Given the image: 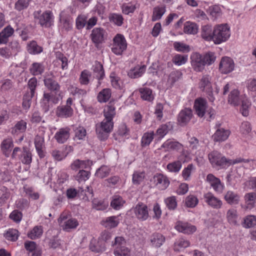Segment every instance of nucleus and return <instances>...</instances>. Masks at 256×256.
<instances>
[{
    "label": "nucleus",
    "mask_w": 256,
    "mask_h": 256,
    "mask_svg": "<svg viewBox=\"0 0 256 256\" xmlns=\"http://www.w3.org/2000/svg\"><path fill=\"white\" fill-rule=\"evenodd\" d=\"M190 59L192 66L195 71L200 72L204 70L206 64L203 60L202 55L198 52H193Z\"/></svg>",
    "instance_id": "obj_12"
},
{
    "label": "nucleus",
    "mask_w": 256,
    "mask_h": 256,
    "mask_svg": "<svg viewBox=\"0 0 256 256\" xmlns=\"http://www.w3.org/2000/svg\"><path fill=\"white\" fill-rule=\"evenodd\" d=\"M206 180L216 193L222 194V192L224 186L218 178L216 177L214 174H210L206 176Z\"/></svg>",
    "instance_id": "obj_14"
},
{
    "label": "nucleus",
    "mask_w": 256,
    "mask_h": 256,
    "mask_svg": "<svg viewBox=\"0 0 256 256\" xmlns=\"http://www.w3.org/2000/svg\"><path fill=\"white\" fill-rule=\"evenodd\" d=\"M62 98L60 92H44L41 101L42 106L45 112L48 110L50 107H52L53 104H57Z\"/></svg>",
    "instance_id": "obj_7"
},
{
    "label": "nucleus",
    "mask_w": 256,
    "mask_h": 256,
    "mask_svg": "<svg viewBox=\"0 0 256 256\" xmlns=\"http://www.w3.org/2000/svg\"><path fill=\"white\" fill-rule=\"evenodd\" d=\"M230 36V28L226 24H217L214 26L212 41L215 44L225 42Z\"/></svg>",
    "instance_id": "obj_2"
},
{
    "label": "nucleus",
    "mask_w": 256,
    "mask_h": 256,
    "mask_svg": "<svg viewBox=\"0 0 256 256\" xmlns=\"http://www.w3.org/2000/svg\"><path fill=\"white\" fill-rule=\"evenodd\" d=\"M136 218L140 221H145L149 218L148 208L142 203H138L132 210Z\"/></svg>",
    "instance_id": "obj_11"
},
{
    "label": "nucleus",
    "mask_w": 256,
    "mask_h": 256,
    "mask_svg": "<svg viewBox=\"0 0 256 256\" xmlns=\"http://www.w3.org/2000/svg\"><path fill=\"white\" fill-rule=\"evenodd\" d=\"M103 113L104 118L113 120L116 114V108L112 104H108L104 107Z\"/></svg>",
    "instance_id": "obj_38"
},
{
    "label": "nucleus",
    "mask_w": 256,
    "mask_h": 256,
    "mask_svg": "<svg viewBox=\"0 0 256 256\" xmlns=\"http://www.w3.org/2000/svg\"><path fill=\"white\" fill-rule=\"evenodd\" d=\"M256 225V216L254 215H250L246 216L244 219L243 226L246 228H250Z\"/></svg>",
    "instance_id": "obj_62"
},
{
    "label": "nucleus",
    "mask_w": 256,
    "mask_h": 256,
    "mask_svg": "<svg viewBox=\"0 0 256 256\" xmlns=\"http://www.w3.org/2000/svg\"><path fill=\"white\" fill-rule=\"evenodd\" d=\"M204 198L205 202L213 208L220 209L222 206V202L210 192L204 194Z\"/></svg>",
    "instance_id": "obj_15"
},
{
    "label": "nucleus",
    "mask_w": 256,
    "mask_h": 256,
    "mask_svg": "<svg viewBox=\"0 0 256 256\" xmlns=\"http://www.w3.org/2000/svg\"><path fill=\"white\" fill-rule=\"evenodd\" d=\"M198 200L197 197L194 195L188 196L185 200V204L187 207L193 208L198 204Z\"/></svg>",
    "instance_id": "obj_64"
},
{
    "label": "nucleus",
    "mask_w": 256,
    "mask_h": 256,
    "mask_svg": "<svg viewBox=\"0 0 256 256\" xmlns=\"http://www.w3.org/2000/svg\"><path fill=\"white\" fill-rule=\"evenodd\" d=\"M189 148L192 152L194 154L195 152H201L200 148V146L198 140L195 137L190 138L188 140Z\"/></svg>",
    "instance_id": "obj_57"
},
{
    "label": "nucleus",
    "mask_w": 256,
    "mask_h": 256,
    "mask_svg": "<svg viewBox=\"0 0 256 256\" xmlns=\"http://www.w3.org/2000/svg\"><path fill=\"white\" fill-rule=\"evenodd\" d=\"M70 128L66 127L61 128L56 132L54 138L59 144L65 142L69 138L70 135Z\"/></svg>",
    "instance_id": "obj_22"
},
{
    "label": "nucleus",
    "mask_w": 256,
    "mask_h": 256,
    "mask_svg": "<svg viewBox=\"0 0 256 256\" xmlns=\"http://www.w3.org/2000/svg\"><path fill=\"white\" fill-rule=\"evenodd\" d=\"M110 169L108 166H102L98 168L95 174L98 178H103L107 176L110 173Z\"/></svg>",
    "instance_id": "obj_58"
},
{
    "label": "nucleus",
    "mask_w": 256,
    "mask_h": 256,
    "mask_svg": "<svg viewBox=\"0 0 256 256\" xmlns=\"http://www.w3.org/2000/svg\"><path fill=\"white\" fill-rule=\"evenodd\" d=\"M190 245V242L188 240L181 238L176 240L174 244V250L176 252H181L188 247Z\"/></svg>",
    "instance_id": "obj_35"
},
{
    "label": "nucleus",
    "mask_w": 256,
    "mask_h": 256,
    "mask_svg": "<svg viewBox=\"0 0 256 256\" xmlns=\"http://www.w3.org/2000/svg\"><path fill=\"white\" fill-rule=\"evenodd\" d=\"M34 145L36 152L40 158L44 156V139L42 135H36L34 138Z\"/></svg>",
    "instance_id": "obj_25"
},
{
    "label": "nucleus",
    "mask_w": 256,
    "mask_h": 256,
    "mask_svg": "<svg viewBox=\"0 0 256 256\" xmlns=\"http://www.w3.org/2000/svg\"><path fill=\"white\" fill-rule=\"evenodd\" d=\"M216 128L214 134L212 135V138L215 142H222L227 140L230 134V132L220 127V124H216Z\"/></svg>",
    "instance_id": "obj_16"
},
{
    "label": "nucleus",
    "mask_w": 256,
    "mask_h": 256,
    "mask_svg": "<svg viewBox=\"0 0 256 256\" xmlns=\"http://www.w3.org/2000/svg\"><path fill=\"white\" fill-rule=\"evenodd\" d=\"M156 186L160 190H166L170 184L168 178L162 174H156L153 177Z\"/></svg>",
    "instance_id": "obj_19"
},
{
    "label": "nucleus",
    "mask_w": 256,
    "mask_h": 256,
    "mask_svg": "<svg viewBox=\"0 0 256 256\" xmlns=\"http://www.w3.org/2000/svg\"><path fill=\"white\" fill-rule=\"evenodd\" d=\"M20 160L24 164H30L32 162V154L26 148H24L20 155Z\"/></svg>",
    "instance_id": "obj_42"
},
{
    "label": "nucleus",
    "mask_w": 256,
    "mask_h": 256,
    "mask_svg": "<svg viewBox=\"0 0 256 256\" xmlns=\"http://www.w3.org/2000/svg\"><path fill=\"white\" fill-rule=\"evenodd\" d=\"M224 199L230 205L238 204L240 200V196L234 191L228 190L224 196Z\"/></svg>",
    "instance_id": "obj_28"
},
{
    "label": "nucleus",
    "mask_w": 256,
    "mask_h": 256,
    "mask_svg": "<svg viewBox=\"0 0 256 256\" xmlns=\"http://www.w3.org/2000/svg\"><path fill=\"white\" fill-rule=\"evenodd\" d=\"M113 120L104 118L100 123L96 125V132L98 138L100 140H105L108 137V134L113 129Z\"/></svg>",
    "instance_id": "obj_5"
},
{
    "label": "nucleus",
    "mask_w": 256,
    "mask_h": 256,
    "mask_svg": "<svg viewBox=\"0 0 256 256\" xmlns=\"http://www.w3.org/2000/svg\"><path fill=\"white\" fill-rule=\"evenodd\" d=\"M72 103V100L69 98L66 100V104L57 107L56 114V115L62 118H68L71 117L74 113L73 109L71 108Z\"/></svg>",
    "instance_id": "obj_9"
},
{
    "label": "nucleus",
    "mask_w": 256,
    "mask_h": 256,
    "mask_svg": "<svg viewBox=\"0 0 256 256\" xmlns=\"http://www.w3.org/2000/svg\"><path fill=\"white\" fill-rule=\"evenodd\" d=\"M60 21L63 27L67 30L72 28V22L70 18L66 16L64 12H62L59 15Z\"/></svg>",
    "instance_id": "obj_44"
},
{
    "label": "nucleus",
    "mask_w": 256,
    "mask_h": 256,
    "mask_svg": "<svg viewBox=\"0 0 256 256\" xmlns=\"http://www.w3.org/2000/svg\"><path fill=\"white\" fill-rule=\"evenodd\" d=\"M29 70L33 76L40 75L44 71V66L42 63L34 62L30 67Z\"/></svg>",
    "instance_id": "obj_33"
},
{
    "label": "nucleus",
    "mask_w": 256,
    "mask_h": 256,
    "mask_svg": "<svg viewBox=\"0 0 256 256\" xmlns=\"http://www.w3.org/2000/svg\"><path fill=\"white\" fill-rule=\"evenodd\" d=\"M166 12V6L164 4H161L155 6L152 11V20L156 22L162 18Z\"/></svg>",
    "instance_id": "obj_29"
},
{
    "label": "nucleus",
    "mask_w": 256,
    "mask_h": 256,
    "mask_svg": "<svg viewBox=\"0 0 256 256\" xmlns=\"http://www.w3.org/2000/svg\"><path fill=\"white\" fill-rule=\"evenodd\" d=\"M125 203V200L120 196H114L111 200L110 206L115 210H120Z\"/></svg>",
    "instance_id": "obj_36"
},
{
    "label": "nucleus",
    "mask_w": 256,
    "mask_h": 256,
    "mask_svg": "<svg viewBox=\"0 0 256 256\" xmlns=\"http://www.w3.org/2000/svg\"><path fill=\"white\" fill-rule=\"evenodd\" d=\"M194 109L196 114L200 118L207 114L210 118H212L215 114L214 110L208 107L206 100L203 98H198L194 100Z\"/></svg>",
    "instance_id": "obj_3"
},
{
    "label": "nucleus",
    "mask_w": 256,
    "mask_h": 256,
    "mask_svg": "<svg viewBox=\"0 0 256 256\" xmlns=\"http://www.w3.org/2000/svg\"><path fill=\"white\" fill-rule=\"evenodd\" d=\"M27 50L30 54H36L42 51V48L38 46L35 41H32L28 44Z\"/></svg>",
    "instance_id": "obj_47"
},
{
    "label": "nucleus",
    "mask_w": 256,
    "mask_h": 256,
    "mask_svg": "<svg viewBox=\"0 0 256 256\" xmlns=\"http://www.w3.org/2000/svg\"><path fill=\"white\" fill-rule=\"evenodd\" d=\"M44 86L50 90L58 92L60 86L58 82L51 78H47L44 80Z\"/></svg>",
    "instance_id": "obj_32"
},
{
    "label": "nucleus",
    "mask_w": 256,
    "mask_h": 256,
    "mask_svg": "<svg viewBox=\"0 0 256 256\" xmlns=\"http://www.w3.org/2000/svg\"><path fill=\"white\" fill-rule=\"evenodd\" d=\"M240 93L237 90H232L228 96V102L234 106L238 105L240 102Z\"/></svg>",
    "instance_id": "obj_52"
},
{
    "label": "nucleus",
    "mask_w": 256,
    "mask_h": 256,
    "mask_svg": "<svg viewBox=\"0 0 256 256\" xmlns=\"http://www.w3.org/2000/svg\"><path fill=\"white\" fill-rule=\"evenodd\" d=\"M92 76L91 72L87 70H84L81 72L79 82L81 84L88 85Z\"/></svg>",
    "instance_id": "obj_53"
},
{
    "label": "nucleus",
    "mask_w": 256,
    "mask_h": 256,
    "mask_svg": "<svg viewBox=\"0 0 256 256\" xmlns=\"http://www.w3.org/2000/svg\"><path fill=\"white\" fill-rule=\"evenodd\" d=\"M120 223V216H110L104 218L100 224L108 228L116 227Z\"/></svg>",
    "instance_id": "obj_26"
},
{
    "label": "nucleus",
    "mask_w": 256,
    "mask_h": 256,
    "mask_svg": "<svg viewBox=\"0 0 256 256\" xmlns=\"http://www.w3.org/2000/svg\"><path fill=\"white\" fill-rule=\"evenodd\" d=\"M170 130V124H166L161 125L156 130V135L158 136V139L162 138Z\"/></svg>",
    "instance_id": "obj_50"
},
{
    "label": "nucleus",
    "mask_w": 256,
    "mask_h": 256,
    "mask_svg": "<svg viewBox=\"0 0 256 256\" xmlns=\"http://www.w3.org/2000/svg\"><path fill=\"white\" fill-rule=\"evenodd\" d=\"M92 164V161L90 160H80L76 159L70 164L72 170L77 171L90 168Z\"/></svg>",
    "instance_id": "obj_23"
},
{
    "label": "nucleus",
    "mask_w": 256,
    "mask_h": 256,
    "mask_svg": "<svg viewBox=\"0 0 256 256\" xmlns=\"http://www.w3.org/2000/svg\"><path fill=\"white\" fill-rule=\"evenodd\" d=\"M214 28L211 25L206 24L202 26L200 36L206 41L210 42L213 40Z\"/></svg>",
    "instance_id": "obj_27"
},
{
    "label": "nucleus",
    "mask_w": 256,
    "mask_h": 256,
    "mask_svg": "<svg viewBox=\"0 0 256 256\" xmlns=\"http://www.w3.org/2000/svg\"><path fill=\"white\" fill-rule=\"evenodd\" d=\"M93 67V71L96 77L98 80L102 79L104 73L102 64L100 62H96Z\"/></svg>",
    "instance_id": "obj_49"
},
{
    "label": "nucleus",
    "mask_w": 256,
    "mask_h": 256,
    "mask_svg": "<svg viewBox=\"0 0 256 256\" xmlns=\"http://www.w3.org/2000/svg\"><path fill=\"white\" fill-rule=\"evenodd\" d=\"M208 12L210 18L213 20H215L220 18L222 14L221 8L218 6L216 5L210 7Z\"/></svg>",
    "instance_id": "obj_48"
},
{
    "label": "nucleus",
    "mask_w": 256,
    "mask_h": 256,
    "mask_svg": "<svg viewBox=\"0 0 256 256\" xmlns=\"http://www.w3.org/2000/svg\"><path fill=\"white\" fill-rule=\"evenodd\" d=\"M146 69V66L144 65L140 66H135L128 72V75L132 78H138L144 74Z\"/></svg>",
    "instance_id": "obj_30"
},
{
    "label": "nucleus",
    "mask_w": 256,
    "mask_h": 256,
    "mask_svg": "<svg viewBox=\"0 0 256 256\" xmlns=\"http://www.w3.org/2000/svg\"><path fill=\"white\" fill-rule=\"evenodd\" d=\"M58 222L60 227L66 232H70L71 230L76 228L79 224L78 220L68 216L66 213H62L58 219Z\"/></svg>",
    "instance_id": "obj_6"
},
{
    "label": "nucleus",
    "mask_w": 256,
    "mask_h": 256,
    "mask_svg": "<svg viewBox=\"0 0 256 256\" xmlns=\"http://www.w3.org/2000/svg\"><path fill=\"white\" fill-rule=\"evenodd\" d=\"M184 32L187 34H195L198 32V26L194 22H186L184 25Z\"/></svg>",
    "instance_id": "obj_41"
},
{
    "label": "nucleus",
    "mask_w": 256,
    "mask_h": 256,
    "mask_svg": "<svg viewBox=\"0 0 256 256\" xmlns=\"http://www.w3.org/2000/svg\"><path fill=\"white\" fill-rule=\"evenodd\" d=\"M196 166L192 164H189L182 171V176L186 180H189L192 172L196 170Z\"/></svg>",
    "instance_id": "obj_55"
},
{
    "label": "nucleus",
    "mask_w": 256,
    "mask_h": 256,
    "mask_svg": "<svg viewBox=\"0 0 256 256\" xmlns=\"http://www.w3.org/2000/svg\"><path fill=\"white\" fill-rule=\"evenodd\" d=\"M109 19L111 22L118 26H121L124 22L122 16L118 14L112 13L110 14Z\"/></svg>",
    "instance_id": "obj_56"
},
{
    "label": "nucleus",
    "mask_w": 256,
    "mask_h": 256,
    "mask_svg": "<svg viewBox=\"0 0 256 256\" xmlns=\"http://www.w3.org/2000/svg\"><path fill=\"white\" fill-rule=\"evenodd\" d=\"M14 30L10 26L6 27L0 32V44H6L9 37L14 34Z\"/></svg>",
    "instance_id": "obj_34"
},
{
    "label": "nucleus",
    "mask_w": 256,
    "mask_h": 256,
    "mask_svg": "<svg viewBox=\"0 0 256 256\" xmlns=\"http://www.w3.org/2000/svg\"><path fill=\"white\" fill-rule=\"evenodd\" d=\"M36 20L42 26L48 28L53 24L54 16L51 10H47L42 12L41 10H36L34 12Z\"/></svg>",
    "instance_id": "obj_4"
},
{
    "label": "nucleus",
    "mask_w": 256,
    "mask_h": 256,
    "mask_svg": "<svg viewBox=\"0 0 256 256\" xmlns=\"http://www.w3.org/2000/svg\"><path fill=\"white\" fill-rule=\"evenodd\" d=\"M244 200L248 208H252L256 203V194L254 192L246 194L244 196Z\"/></svg>",
    "instance_id": "obj_59"
},
{
    "label": "nucleus",
    "mask_w": 256,
    "mask_h": 256,
    "mask_svg": "<svg viewBox=\"0 0 256 256\" xmlns=\"http://www.w3.org/2000/svg\"><path fill=\"white\" fill-rule=\"evenodd\" d=\"M13 146V140L10 137H8L3 140L0 144L1 150L2 154L6 157L10 156Z\"/></svg>",
    "instance_id": "obj_24"
},
{
    "label": "nucleus",
    "mask_w": 256,
    "mask_h": 256,
    "mask_svg": "<svg viewBox=\"0 0 256 256\" xmlns=\"http://www.w3.org/2000/svg\"><path fill=\"white\" fill-rule=\"evenodd\" d=\"M198 86L202 91L207 94L209 100L214 102V98L213 96L212 88L209 76L205 75L202 78Z\"/></svg>",
    "instance_id": "obj_10"
},
{
    "label": "nucleus",
    "mask_w": 256,
    "mask_h": 256,
    "mask_svg": "<svg viewBox=\"0 0 256 256\" xmlns=\"http://www.w3.org/2000/svg\"><path fill=\"white\" fill-rule=\"evenodd\" d=\"M106 35V32L104 28H96L92 30L90 37L92 42L97 46L104 42Z\"/></svg>",
    "instance_id": "obj_13"
},
{
    "label": "nucleus",
    "mask_w": 256,
    "mask_h": 256,
    "mask_svg": "<svg viewBox=\"0 0 256 256\" xmlns=\"http://www.w3.org/2000/svg\"><path fill=\"white\" fill-rule=\"evenodd\" d=\"M111 90L110 88H104L99 92L97 98L100 102H108L111 96Z\"/></svg>",
    "instance_id": "obj_43"
},
{
    "label": "nucleus",
    "mask_w": 256,
    "mask_h": 256,
    "mask_svg": "<svg viewBox=\"0 0 256 256\" xmlns=\"http://www.w3.org/2000/svg\"><path fill=\"white\" fill-rule=\"evenodd\" d=\"M152 246L156 247H160L164 242L165 238L160 234H153L150 237Z\"/></svg>",
    "instance_id": "obj_31"
},
{
    "label": "nucleus",
    "mask_w": 256,
    "mask_h": 256,
    "mask_svg": "<svg viewBox=\"0 0 256 256\" xmlns=\"http://www.w3.org/2000/svg\"><path fill=\"white\" fill-rule=\"evenodd\" d=\"M4 236L8 240L15 242L19 236L18 231L14 228H9L4 234Z\"/></svg>",
    "instance_id": "obj_40"
},
{
    "label": "nucleus",
    "mask_w": 256,
    "mask_h": 256,
    "mask_svg": "<svg viewBox=\"0 0 256 256\" xmlns=\"http://www.w3.org/2000/svg\"><path fill=\"white\" fill-rule=\"evenodd\" d=\"M90 173L84 170H80L78 174L74 176L76 180L79 182H85L88 179Z\"/></svg>",
    "instance_id": "obj_61"
},
{
    "label": "nucleus",
    "mask_w": 256,
    "mask_h": 256,
    "mask_svg": "<svg viewBox=\"0 0 256 256\" xmlns=\"http://www.w3.org/2000/svg\"><path fill=\"white\" fill-rule=\"evenodd\" d=\"M182 164L180 161L176 160L168 164L167 166L168 170L172 172H178L181 169Z\"/></svg>",
    "instance_id": "obj_60"
},
{
    "label": "nucleus",
    "mask_w": 256,
    "mask_h": 256,
    "mask_svg": "<svg viewBox=\"0 0 256 256\" xmlns=\"http://www.w3.org/2000/svg\"><path fill=\"white\" fill-rule=\"evenodd\" d=\"M126 47L127 43L124 36L122 34H116L113 38L112 51L116 55H121Z\"/></svg>",
    "instance_id": "obj_8"
},
{
    "label": "nucleus",
    "mask_w": 256,
    "mask_h": 256,
    "mask_svg": "<svg viewBox=\"0 0 256 256\" xmlns=\"http://www.w3.org/2000/svg\"><path fill=\"white\" fill-rule=\"evenodd\" d=\"M234 64L232 58L229 57H224L222 58L219 64V69L222 73H230L234 70Z\"/></svg>",
    "instance_id": "obj_17"
},
{
    "label": "nucleus",
    "mask_w": 256,
    "mask_h": 256,
    "mask_svg": "<svg viewBox=\"0 0 256 256\" xmlns=\"http://www.w3.org/2000/svg\"><path fill=\"white\" fill-rule=\"evenodd\" d=\"M182 76V74L180 71L174 70L172 72L168 79V84L170 86H172Z\"/></svg>",
    "instance_id": "obj_51"
},
{
    "label": "nucleus",
    "mask_w": 256,
    "mask_h": 256,
    "mask_svg": "<svg viewBox=\"0 0 256 256\" xmlns=\"http://www.w3.org/2000/svg\"><path fill=\"white\" fill-rule=\"evenodd\" d=\"M115 256H130V252L128 248L121 246L116 247L114 251Z\"/></svg>",
    "instance_id": "obj_63"
},
{
    "label": "nucleus",
    "mask_w": 256,
    "mask_h": 256,
    "mask_svg": "<svg viewBox=\"0 0 256 256\" xmlns=\"http://www.w3.org/2000/svg\"><path fill=\"white\" fill-rule=\"evenodd\" d=\"M175 228L179 232L185 234H191L196 230L195 226L182 222H178L175 226Z\"/></svg>",
    "instance_id": "obj_21"
},
{
    "label": "nucleus",
    "mask_w": 256,
    "mask_h": 256,
    "mask_svg": "<svg viewBox=\"0 0 256 256\" xmlns=\"http://www.w3.org/2000/svg\"><path fill=\"white\" fill-rule=\"evenodd\" d=\"M226 218L229 223L234 225L236 224L238 218L236 210L234 208L229 209L226 212Z\"/></svg>",
    "instance_id": "obj_46"
},
{
    "label": "nucleus",
    "mask_w": 256,
    "mask_h": 256,
    "mask_svg": "<svg viewBox=\"0 0 256 256\" xmlns=\"http://www.w3.org/2000/svg\"><path fill=\"white\" fill-rule=\"evenodd\" d=\"M154 131H150L144 134L141 139V146L142 147L150 145L154 139Z\"/></svg>",
    "instance_id": "obj_45"
},
{
    "label": "nucleus",
    "mask_w": 256,
    "mask_h": 256,
    "mask_svg": "<svg viewBox=\"0 0 256 256\" xmlns=\"http://www.w3.org/2000/svg\"><path fill=\"white\" fill-rule=\"evenodd\" d=\"M43 233L42 227V226H36L32 230L28 233V236L32 240L39 238Z\"/></svg>",
    "instance_id": "obj_54"
},
{
    "label": "nucleus",
    "mask_w": 256,
    "mask_h": 256,
    "mask_svg": "<svg viewBox=\"0 0 256 256\" xmlns=\"http://www.w3.org/2000/svg\"><path fill=\"white\" fill-rule=\"evenodd\" d=\"M209 161L213 168H224L237 164H242L246 168L253 166L254 161L252 160L237 158L234 160L227 159L217 151H213L208 155Z\"/></svg>",
    "instance_id": "obj_1"
},
{
    "label": "nucleus",
    "mask_w": 256,
    "mask_h": 256,
    "mask_svg": "<svg viewBox=\"0 0 256 256\" xmlns=\"http://www.w3.org/2000/svg\"><path fill=\"white\" fill-rule=\"evenodd\" d=\"M192 116V112L189 108H184L180 111L178 116V121L180 125L184 126L188 124Z\"/></svg>",
    "instance_id": "obj_20"
},
{
    "label": "nucleus",
    "mask_w": 256,
    "mask_h": 256,
    "mask_svg": "<svg viewBox=\"0 0 256 256\" xmlns=\"http://www.w3.org/2000/svg\"><path fill=\"white\" fill-rule=\"evenodd\" d=\"M141 98L144 100L152 102L154 99V95L151 89L148 88H143L139 89Z\"/></svg>",
    "instance_id": "obj_37"
},
{
    "label": "nucleus",
    "mask_w": 256,
    "mask_h": 256,
    "mask_svg": "<svg viewBox=\"0 0 256 256\" xmlns=\"http://www.w3.org/2000/svg\"><path fill=\"white\" fill-rule=\"evenodd\" d=\"M26 122L24 120L18 122L12 128L11 133L12 134H18L24 132L26 130Z\"/></svg>",
    "instance_id": "obj_39"
},
{
    "label": "nucleus",
    "mask_w": 256,
    "mask_h": 256,
    "mask_svg": "<svg viewBox=\"0 0 256 256\" xmlns=\"http://www.w3.org/2000/svg\"><path fill=\"white\" fill-rule=\"evenodd\" d=\"M182 144L174 139L170 138L166 140L161 146L160 149L164 148L165 152L178 150L181 149Z\"/></svg>",
    "instance_id": "obj_18"
}]
</instances>
